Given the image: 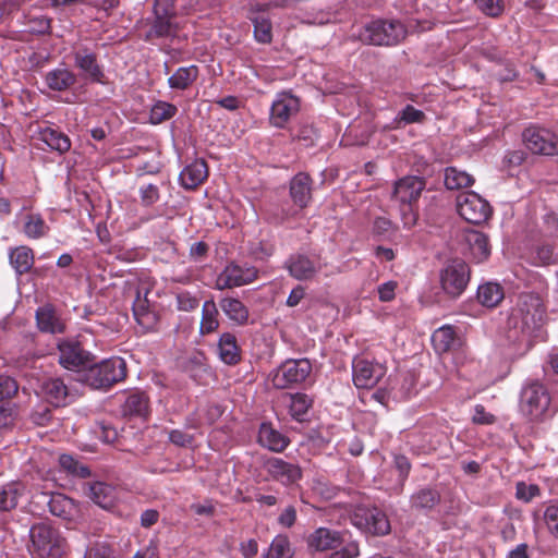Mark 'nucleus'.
<instances>
[{
	"label": "nucleus",
	"mask_w": 558,
	"mask_h": 558,
	"mask_svg": "<svg viewBox=\"0 0 558 558\" xmlns=\"http://www.w3.org/2000/svg\"><path fill=\"white\" fill-rule=\"evenodd\" d=\"M426 181L416 175H407L395 183L392 199L398 204L404 228H412L417 221V203Z\"/></svg>",
	"instance_id": "1"
},
{
	"label": "nucleus",
	"mask_w": 558,
	"mask_h": 558,
	"mask_svg": "<svg viewBox=\"0 0 558 558\" xmlns=\"http://www.w3.org/2000/svg\"><path fill=\"white\" fill-rule=\"evenodd\" d=\"M545 317L546 310L542 299L536 294H523L511 313L509 324L520 329L523 335L531 337L541 329Z\"/></svg>",
	"instance_id": "2"
},
{
	"label": "nucleus",
	"mask_w": 558,
	"mask_h": 558,
	"mask_svg": "<svg viewBox=\"0 0 558 558\" xmlns=\"http://www.w3.org/2000/svg\"><path fill=\"white\" fill-rule=\"evenodd\" d=\"M29 551L34 558H60L65 554V538L46 522L34 524L29 530Z\"/></svg>",
	"instance_id": "3"
},
{
	"label": "nucleus",
	"mask_w": 558,
	"mask_h": 558,
	"mask_svg": "<svg viewBox=\"0 0 558 558\" xmlns=\"http://www.w3.org/2000/svg\"><path fill=\"white\" fill-rule=\"evenodd\" d=\"M404 25L396 20H376L366 24L359 33V39L367 45L395 46L405 38Z\"/></svg>",
	"instance_id": "4"
},
{
	"label": "nucleus",
	"mask_w": 558,
	"mask_h": 558,
	"mask_svg": "<svg viewBox=\"0 0 558 558\" xmlns=\"http://www.w3.org/2000/svg\"><path fill=\"white\" fill-rule=\"evenodd\" d=\"M126 376V364L121 357H110L89 366L84 381L94 389H107Z\"/></svg>",
	"instance_id": "5"
},
{
	"label": "nucleus",
	"mask_w": 558,
	"mask_h": 558,
	"mask_svg": "<svg viewBox=\"0 0 558 558\" xmlns=\"http://www.w3.org/2000/svg\"><path fill=\"white\" fill-rule=\"evenodd\" d=\"M350 522L362 533L374 536L387 535L391 529L386 513L376 507H355L350 514Z\"/></svg>",
	"instance_id": "6"
},
{
	"label": "nucleus",
	"mask_w": 558,
	"mask_h": 558,
	"mask_svg": "<svg viewBox=\"0 0 558 558\" xmlns=\"http://www.w3.org/2000/svg\"><path fill=\"white\" fill-rule=\"evenodd\" d=\"M312 364L307 359L287 360L269 375L277 389H287L302 384L310 376Z\"/></svg>",
	"instance_id": "7"
},
{
	"label": "nucleus",
	"mask_w": 558,
	"mask_h": 558,
	"mask_svg": "<svg viewBox=\"0 0 558 558\" xmlns=\"http://www.w3.org/2000/svg\"><path fill=\"white\" fill-rule=\"evenodd\" d=\"M550 396L544 385L533 383L521 392L520 409L531 421H542L549 413Z\"/></svg>",
	"instance_id": "8"
},
{
	"label": "nucleus",
	"mask_w": 558,
	"mask_h": 558,
	"mask_svg": "<svg viewBox=\"0 0 558 558\" xmlns=\"http://www.w3.org/2000/svg\"><path fill=\"white\" fill-rule=\"evenodd\" d=\"M470 277V266L462 259H452L440 270L441 289L449 296L458 298L466 289Z\"/></svg>",
	"instance_id": "9"
},
{
	"label": "nucleus",
	"mask_w": 558,
	"mask_h": 558,
	"mask_svg": "<svg viewBox=\"0 0 558 558\" xmlns=\"http://www.w3.org/2000/svg\"><path fill=\"white\" fill-rule=\"evenodd\" d=\"M263 469L268 478L281 484L283 487L299 485L303 477V471L298 463L286 461L279 457H270L264 460Z\"/></svg>",
	"instance_id": "10"
},
{
	"label": "nucleus",
	"mask_w": 558,
	"mask_h": 558,
	"mask_svg": "<svg viewBox=\"0 0 558 558\" xmlns=\"http://www.w3.org/2000/svg\"><path fill=\"white\" fill-rule=\"evenodd\" d=\"M457 209L465 221L473 225L487 221L492 215L489 203L475 192H464L458 195Z\"/></svg>",
	"instance_id": "11"
},
{
	"label": "nucleus",
	"mask_w": 558,
	"mask_h": 558,
	"mask_svg": "<svg viewBox=\"0 0 558 558\" xmlns=\"http://www.w3.org/2000/svg\"><path fill=\"white\" fill-rule=\"evenodd\" d=\"M525 147L533 154L554 156L558 154V137L551 131L531 125L522 133Z\"/></svg>",
	"instance_id": "12"
},
{
	"label": "nucleus",
	"mask_w": 558,
	"mask_h": 558,
	"mask_svg": "<svg viewBox=\"0 0 558 558\" xmlns=\"http://www.w3.org/2000/svg\"><path fill=\"white\" fill-rule=\"evenodd\" d=\"M386 366L364 357H355L352 363L353 383L359 389H371L386 375Z\"/></svg>",
	"instance_id": "13"
},
{
	"label": "nucleus",
	"mask_w": 558,
	"mask_h": 558,
	"mask_svg": "<svg viewBox=\"0 0 558 558\" xmlns=\"http://www.w3.org/2000/svg\"><path fill=\"white\" fill-rule=\"evenodd\" d=\"M300 111V99L291 93L277 94L270 107L269 123L277 129H284L289 121Z\"/></svg>",
	"instance_id": "14"
},
{
	"label": "nucleus",
	"mask_w": 558,
	"mask_h": 558,
	"mask_svg": "<svg viewBox=\"0 0 558 558\" xmlns=\"http://www.w3.org/2000/svg\"><path fill=\"white\" fill-rule=\"evenodd\" d=\"M257 269L253 266L229 264L218 275L215 288L217 290L232 289L253 282L257 278Z\"/></svg>",
	"instance_id": "15"
},
{
	"label": "nucleus",
	"mask_w": 558,
	"mask_h": 558,
	"mask_svg": "<svg viewBox=\"0 0 558 558\" xmlns=\"http://www.w3.org/2000/svg\"><path fill=\"white\" fill-rule=\"evenodd\" d=\"M74 65L82 75L94 83H104L105 73L97 61V54L86 46H80L72 52Z\"/></svg>",
	"instance_id": "16"
},
{
	"label": "nucleus",
	"mask_w": 558,
	"mask_h": 558,
	"mask_svg": "<svg viewBox=\"0 0 558 558\" xmlns=\"http://www.w3.org/2000/svg\"><path fill=\"white\" fill-rule=\"evenodd\" d=\"M59 363L66 369L77 371L90 362V353L77 341L63 340L58 343Z\"/></svg>",
	"instance_id": "17"
},
{
	"label": "nucleus",
	"mask_w": 558,
	"mask_h": 558,
	"mask_svg": "<svg viewBox=\"0 0 558 558\" xmlns=\"http://www.w3.org/2000/svg\"><path fill=\"white\" fill-rule=\"evenodd\" d=\"M286 268L296 280H311L320 270L322 264L317 256L293 254L286 262Z\"/></svg>",
	"instance_id": "18"
},
{
	"label": "nucleus",
	"mask_w": 558,
	"mask_h": 558,
	"mask_svg": "<svg viewBox=\"0 0 558 558\" xmlns=\"http://www.w3.org/2000/svg\"><path fill=\"white\" fill-rule=\"evenodd\" d=\"M38 396L53 407H64L69 401V389L61 378H47L40 384Z\"/></svg>",
	"instance_id": "19"
},
{
	"label": "nucleus",
	"mask_w": 558,
	"mask_h": 558,
	"mask_svg": "<svg viewBox=\"0 0 558 558\" xmlns=\"http://www.w3.org/2000/svg\"><path fill=\"white\" fill-rule=\"evenodd\" d=\"M84 490L96 505L107 510L112 509L118 500L117 488L105 482L87 483Z\"/></svg>",
	"instance_id": "20"
},
{
	"label": "nucleus",
	"mask_w": 558,
	"mask_h": 558,
	"mask_svg": "<svg viewBox=\"0 0 558 558\" xmlns=\"http://www.w3.org/2000/svg\"><path fill=\"white\" fill-rule=\"evenodd\" d=\"M306 543L313 551H326L342 543V534L328 527H318L308 535Z\"/></svg>",
	"instance_id": "21"
},
{
	"label": "nucleus",
	"mask_w": 558,
	"mask_h": 558,
	"mask_svg": "<svg viewBox=\"0 0 558 558\" xmlns=\"http://www.w3.org/2000/svg\"><path fill=\"white\" fill-rule=\"evenodd\" d=\"M28 493L27 485L22 481H10L0 486V512L14 510L22 498Z\"/></svg>",
	"instance_id": "22"
},
{
	"label": "nucleus",
	"mask_w": 558,
	"mask_h": 558,
	"mask_svg": "<svg viewBox=\"0 0 558 558\" xmlns=\"http://www.w3.org/2000/svg\"><path fill=\"white\" fill-rule=\"evenodd\" d=\"M36 322L38 329L43 332L62 333L65 331L64 320L50 304L37 308Z\"/></svg>",
	"instance_id": "23"
},
{
	"label": "nucleus",
	"mask_w": 558,
	"mask_h": 558,
	"mask_svg": "<svg viewBox=\"0 0 558 558\" xmlns=\"http://www.w3.org/2000/svg\"><path fill=\"white\" fill-rule=\"evenodd\" d=\"M312 179L308 174L300 172L290 182V196L300 208H305L312 199Z\"/></svg>",
	"instance_id": "24"
},
{
	"label": "nucleus",
	"mask_w": 558,
	"mask_h": 558,
	"mask_svg": "<svg viewBox=\"0 0 558 558\" xmlns=\"http://www.w3.org/2000/svg\"><path fill=\"white\" fill-rule=\"evenodd\" d=\"M258 444L270 451L281 452L289 446L290 440L275 429L270 423H262L258 430Z\"/></svg>",
	"instance_id": "25"
},
{
	"label": "nucleus",
	"mask_w": 558,
	"mask_h": 558,
	"mask_svg": "<svg viewBox=\"0 0 558 558\" xmlns=\"http://www.w3.org/2000/svg\"><path fill=\"white\" fill-rule=\"evenodd\" d=\"M76 82V74L64 65L50 70L45 76L46 85L54 92L69 90Z\"/></svg>",
	"instance_id": "26"
},
{
	"label": "nucleus",
	"mask_w": 558,
	"mask_h": 558,
	"mask_svg": "<svg viewBox=\"0 0 558 558\" xmlns=\"http://www.w3.org/2000/svg\"><path fill=\"white\" fill-rule=\"evenodd\" d=\"M180 26L177 17L154 15L150 23V28L146 34V39L154 38H172L179 33Z\"/></svg>",
	"instance_id": "27"
},
{
	"label": "nucleus",
	"mask_w": 558,
	"mask_h": 558,
	"mask_svg": "<svg viewBox=\"0 0 558 558\" xmlns=\"http://www.w3.org/2000/svg\"><path fill=\"white\" fill-rule=\"evenodd\" d=\"M219 306L223 314L238 326H245L248 323L250 311L247 306L238 298L226 296L219 301Z\"/></svg>",
	"instance_id": "28"
},
{
	"label": "nucleus",
	"mask_w": 558,
	"mask_h": 558,
	"mask_svg": "<svg viewBox=\"0 0 558 558\" xmlns=\"http://www.w3.org/2000/svg\"><path fill=\"white\" fill-rule=\"evenodd\" d=\"M464 240L476 263H482L489 257L490 245L488 236L485 233L477 230H469L464 234Z\"/></svg>",
	"instance_id": "29"
},
{
	"label": "nucleus",
	"mask_w": 558,
	"mask_h": 558,
	"mask_svg": "<svg viewBox=\"0 0 558 558\" xmlns=\"http://www.w3.org/2000/svg\"><path fill=\"white\" fill-rule=\"evenodd\" d=\"M208 175L207 165L204 160H195L183 168L179 175L181 185L186 190H193L202 184Z\"/></svg>",
	"instance_id": "30"
},
{
	"label": "nucleus",
	"mask_w": 558,
	"mask_h": 558,
	"mask_svg": "<svg viewBox=\"0 0 558 558\" xmlns=\"http://www.w3.org/2000/svg\"><path fill=\"white\" fill-rule=\"evenodd\" d=\"M199 69L195 64L180 66L168 78V85L174 90H186L197 81Z\"/></svg>",
	"instance_id": "31"
},
{
	"label": "nucleus",
	"mask_w": 558,
	"mask_h": 558,
	"mask_svg": "<svg viewBox=\"0 0 558 558\" xmlns=\"http://www.w3.org/2000/svg\"><path fill=\"white\" fill-rule=\"evenodd\" d=\"M218 353L220 360L228 365H234L240 361V348L233 333L225 332L220 336L218 341Z\"/></svg>",
	"instance_id": "32"
},
{
	"label": "nucleus",
	"mask_w": 558,
	"mask_h": 558,
	"mask_svg": "<svg viewBox=\"0 0 558 558\" xmlns=\"http://www.w3.org/2000/svg\"><path fill=\"white\" fill-rule=\"evenodd\" d=\"M39 140L43 141L51 150H56L60 154H64L71 148V141L69 136L53 128L41 129L39 131Z\"/></svg>",
	"instance_id": "33"
},
{
	"label": "nucleus",
	"mask_w": 558,
	"mask_h": 558,
	"mask_svg": "<svg viewBox=\"0 0 558 558\" xmlns=\"http://www.w3.org/2000/svg\"><path fill=\"white\" fill-rule=\"evenodd\" d=\"M149 399L142 391L131 392L122 404L123 415L145 416L148 413Z\"/></svg>",
	"instance_id": "34"
},
{
	"label": "nucleus",
	"mask_w": 558,
	"mask_h": 558,
	"mask_svg": "<svg viewBox=\"0 0 558 558\" xmlns=\"http://www.w3.org/2000/svg\"><path fill=\"white\" fill-rule=\"evenodd\" d=\"M48 507L53 515L63 520H70L77 511L73 499L63 494H52Z\"/></svg>",
	"instance_id": "35"
},
{
	"label": "nucleus",
	"mask_w": 558,
	"mask_h": 558,
	"mask_svg": "<svg viewBox=\"0 0 558 558\" xmlns=\"http://www.w3.org/2000/svg\"><path fill=\"white\" fill-rule=\"evenodd\" d=\"M504 298V289L499 283L486 282L477 288V300L485 307H496Z\"/></svg>",
	"instance_id": "36"
},
{
	"label": "nucleus",
	"mask_w": 558,
	"mask_h": 558,
	"mask_svg": "<svg viewBox=\"0 0 558 558\" xmlns=\"http://www.w3.org/2000/svg\"><path fill=\"white\" fill-rule=\"evenodd\" d=\"M10 264L17 275L26 274L34 265V253L28 246L22 245L13 248L9 255Z\"/></svg>",
	"instance_id": "37"
},
{
	"label": "nucleus",
	"mask_w": 558,
	"mask_h": 558,
	"mask_svg": "<svg viewBox=\"0 0 558 558\" xmlns=\"http://www.w3.org/2000/svg\"><path fill=\"white\" fill-rule=\"evenodd\" d=\"M219 328V312L213 299L206 300L202 307V319L199 332L202 335L213 333Z\"/></svg>",
	"instance_id": "38"
},
{
	"label": "nucleus",
	"mask_w": 558,
	"mask_h": 558,
	"mask_svg": "<svg viewBox=\"0 0 558 558\" xmlns=\"http://www.w3.org/2000/svg\"><path fill=\"white\" fill-rule=\"evenodd\" d=\"M250 21L254 26V38L259 44H270L272 41V24L265 13H253Z\"/></svg>",
	"instance_id": "39"
},
{
	"label": "nucleus",
	"mask_w": 558,
	"mask_h": 558,
	"mask_svg": "<svg viewBox=\"0 0 558 558\" xmlns=\"http://www.w3.org/2000/svg\"><path fill=\"white\" fill-rule=\"evenodd\" d=\"M457 341L456 331L451 326H442L432 335L433 347L438 353L450 351L456 347Z\"/></svg>",
	"instance_id": "40"
},
{
	"label": "nucleus",
	"mask_w": 558,
	"mask_h": 558,
	"mask_svg": "<svg viewBox=\"0 0 558 558\" xmlns=\"http://www.w3.org/2000/svg\"><path fill=\"white\" fill-rule=\"evenodd\" d=\"M23 232L28 239H40L48 234L49 227L39 214L24 217Z\"/></svg>",
	"instance_id": "41"
},
{
	"label": "nucleus",
	"mask_w": 558,
	"mask_h": 558,
	"mask_svg": "<svg viewBox=\"0 0 558 558\" xmlns=\"http://www.w3.org/2000/svg\"><path fill=\"white\" fill-rule=\"evenodd\" d=\"M439 501L440 495L434 488H422L411 496V506L417 510H430Z\"/></svg>",
	"instance_id": "42"
},
{
	"label": "nucleus",
	"mask_w": 558,
	"mask_h": 558,
	"mask_svg": "<svg viewBox=\"0 0 558 558\" xmlns=\"http://www.w3.org/2000/svg\"><path fill=\"white\" fill-rule=\"evenodd\" d=\"M444 182L448 190H458L471 186L474 179L465 171L459 170L454 167H449L445 170Z\"/></svg>",
	"instance_id": "43"
},
{
	"label": "nucleus",
	"mask_w": 558,
	"mask_h": 558,
	"mask_svg": "<svg viewBox=\"0 0 558 558\" xmlns=\"http://www.w3.org/2000/svg\"><path fill=\"white\" fill-rule=\"evenodd\" d=\"M146 300H142L140 293L137 294V299L133 305V314L140 326L143 327L144 330L153 329L157 324V316L154 312H150L146 306Z\"/></svg>",
	"instance_id": "44"
},
{
	"label": "nucleus",
	"mask_w": 558,
	"mask_h": 558,
	"mask_svg": "<svg viewBox=\"0 0 558 558\" xmlns=\"http://www.w3.org/2000/svg\"><path fill=\"white\" fill-rule=\"evenodd\" d=\"M178 112L177 106L163 100H157L150 108L149 122L154 125L172 119Z\"/></svg>",
	"instance_id": "45"
},
{
	"label": "nucleus",
	"mask_w": 558,
	"mask_h": 558,
	"mask_svg": "<svg viewBox=\"0 0 558 558\" xmlns=\"http://www.w3.org/2000/svg\"><path fill=\"white\" fill-rule=\"evenodd\" d=\"M312 405V400L305 393H295L289 397V412L291 416L302 422Z\"/></svg>",
	"instance_id": "46"
},
{
	"label": "nucleus",
	"mask_w": 558,
	"mask_h": 558,
	"mask_svg": "<svg viewBox=\"0 0 558 558\" xmlns=\"http://www.w3.org/2000/svg\"><path fill=\"white\" fill-rule=\"evenodd\" d=\"M293 549L286 535H277L270 543L265 558H292Z\"/></svg>",
	"instance_id": "47"
},
{
	"label": "nucleus",
	"mask_w": 558,
	"mask_h": 558,
	"mask_svg": "<svg viewBox=\"0 0 558 558\" xmlns=\"http://www.w3.org/2000/svg\"><path fill=\"white\" fill-rule=\"evenodd\" d=\"M542 520L549 535L558 541V501L544 505Z\"/></svg>",
	"instance_id": "48"
},
{
	"label": "nucleus",
	"mask_w": 558,
	"mask_h": 558,
	"mask_svg": "<svg viewBox=\"0 0 558 558\" xmlns=\"http://www.w3.org/2000/svg\"><path fill=\"white\" fill-rule=\"evenodd\" d=\"M59 463L64 471L72 475L86 478L90 474L89 469L86 465L78 463L72 456H60Z\"/></svg>",
	"instance_id": "49"
},
{
	"label": "nucleus",
	"mask_w": 558,
	"mask_h": 558,
	"mask_svg": "<svg viewBox=\"0 0 558 558\" xmlns=\"http://www.w3.org/2000/svg\"><path fill=\"white\" fill-rule=\"evenodd\" d=\"M476 8L487 16L498 17L505 10L504 0H474Z\"/></svg>",
	"instance_id": "50"
},
{
	"label": "nucleus",
	"mask_w": 558,
	"mask_h": 558,
	"mask_svg": "<svg viewBox=\"0 0 558 558\" xmlns=\"http://www.w3.org/2000/svg\"><path fill=\"white\" fill-rule=\"evenodd\" d=\"M141 205L151 207L160 199L159 187L153 183L144 184L138 190Z\"/></svg>",
	"instance_id": "51"
},
{
	"label": "nucleus",
	"mask_w": 558,
	"mask_h": 558,
	"mask_svg": "<svg viewBox=\"0 0 558 558\" xmlns=\"http://www.w3.org/2000/svg\"><path fill=\"white\" fill-rule=\"evenodd\" d=\"M425 113L411 105L405 106L397 116L396 120L405 124L422 123L425 120Z\"/></svg>",
	"instance_id": "52"
},
{
	"label": "nucleus",
	"mask_w": 558,
	"mask_h": 558,
	"mask_svg": "<svg viewBox=\"0 0 558 558\" xmlns=\"http://www.w3.org/2000/svg\"><path fill=\"white\" fill-rule=\"evenodd\" d=\"M17 391L19 385L14 378L0 375V402L11 399Z\"/></svg>",
	"instance_id": "53"
},
{
	"label": "nucleus",
	"mask_w": 558,
	"mask_h": 558,
	"mask_svg": "<svg viewBox=\"0 0 558 558\" xmlns=\"http://www.w3.org/2000/svg\"><path fill=\"white\" fill-rule=\"evenodd\" d=\"M539 495V488L537 485L531 484L527 485L525 483L517 484V493L515 496L519 500H523L525 502L531 501L534 497Z\"/></svg>",
	"instance_id": "54"
},
{
	"label": "nucleus",
	"mask_w": 558,
	"mask_h": 558,
	"mask_svg": "<svg viewBox=\"0 0 558 558\" xmlns=\"http://www.w3.org/2000/svg\"><path fill=\"white\" fill-rule=\"evenodd\" d=\"M296 518V508L293 505H288L277 518V522L282 527L290 529L295 524Z\"/></svg>",
	"instance_id": "55"
},
{
	"label": "nucleus",
	"mask_w": 558,
	"mask_h": 558,
	"mask_svg": "<svg viewBox=\"0 0 558 558\" xmlns=\"http://www.w3.org/2000/svg\"><path fill=\"white\" fill-rule=\"evenodd\" d=\"M177 303H178V308L180 311L190 312V311L195 310L198 306L199 301L196 296L192 295L190 292L184 291V292H180L177 295Z\"/></svg>",
	"instance_id": "56"
},
{
	"label": "nucleus",
	"mask_w": 558,
	"mask_h": 558,
	"mask_svg": "<svg viewBox=\"0 0 558 558\" xmlns=\"http://www.w3.org/2000/svg\"><path fill=\"white\" fill-rule=\"evenodd\" d=\"M175 0H155L154 15L177 17Z\"/></svg>",
	"instance_id": "57"
},
{
	"label": "nucleus",
	"mask_w": 558,
	"mask_h": 558,
	"mask_svg": "<svg viewBox=\"0 0 558 558\" xmlns=\"http://www.w3.org/2000/svg\"><path fill=\"white\" fill-rule=\"evenodd\" d=\"M398 288V282L393 280L386 281L378 286V299L381 302H390L396 296V289Z\"/></svg>",
	"instance_id": "58"
},
{
	"label": "nucleus",
	"mask_w": 558,
	"mask_h": 558,
	"mask_svg": "<svg viewBox=\"0 0 558 558\" xmlns=\"http://www.w3.org/2000/svg\"><path fill=\"white\" fill-rule=\"evenodd\" d=\"M393 462L397 471L399 472L400 482L403 484L409 476L411 463L403 454L396 456Z\"/></svg>",
	"instance_id": "59"
},
{
	"label": "nucleus",
	"mask_w": 558,
	"mask_h": 558,
	"mask_svg": "<svg viewBox=\"0 0 558 558\" xmlns=\"http://www.w3.org/2000/svg\"><path fill=\"white\" fill-rule=\"evenodd\" d=\"M169 440L180 447L190 446L193 437L181 429H172L169 432Z\"/></svg>",
	"instance_id": "60"
},
{
	"label": "nucleus",
	"mask_w": 558,
	"mask_h": 558,
	"mask_svg": "<svg viewBox=\"0 0 558 558\" xmlns=\"http://www.w3.org/2000/svg\"><path fill=\"white\" fill-rule=\"evenodd\" d=\"M472 420L476 424H492L495 422V416L486 412L484 405L476 404Z\"/></svg>",
	"instance_id": "61"
},
{
	"label": "nucleus",
	"mask_w": 558,
	"mask_h": 558,
	"mask_svg": "<svg viewBox=\"0 0 558 558\" xmlns=\"http://www.w3.org/2000/svg\"><path fill=\"white\" fill-rule=\"evenodd\" d=\"M111 549L104 544H96L86 550L84 558H110Z\"/></svg>",
	"instance_id": "62"
},
{
	"label": "nucleus",
	"mask_w": 558,
	"mask_h": 558,
	"mask_svg": "<svg viewBox=\"0 0 558 558\" xmlns=\"http://www.w3.org/2000/svg\"><path fill=\"white\" fill-rule=\"evenodd\" d=\"M536 259L541 265H549L554 260V247L551 245H541L536 250Z\"/></svg>",
	"instance_id": "63"
},
{
	"label": "nucleus",
	"mask_w": 558,
	"mask_h": 558,
	"mask_svg": "<svg viewBox=\"0 0 558 558\" xmlns=\"http://www.w3.org/2000/svg\"><path fill=\"white\" fill-rule=\"evenodd\" d=\"M31 24L32 31L38 34H47L51 28V20L46 16L34 17Z\"/></svg>",
	"instance_id": "64"
}]
</instances>
